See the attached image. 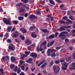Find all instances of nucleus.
Segmentation results:
<instances>
[{
    "mask_svg": "<svg viewBox=\"0 0 75 75\" xmlns=\"http://www.w3.org/2000/svg\"><path fill=\"white\" fill-rule=\"evenodd\" d=\"M10 67L11 69L13 68L14 67V64H11L10 66Z\"/></svg>",
    "mask_w": 75,
    "mask_h": 75,
    "instance_id": "35",
    "label": "nucleus"
},
{
    "mask_svg": "<svg viewBox=\"0 0 75 75\" xmlns=\"http://www.w3.org/2000/svg\"><path fill=\"white\" fill-rule=\"evenodd\" d=\"M19 75H24V73L23 72H21Z\"/></svg>",
    "mask_w": 75,
    "mask_h": 75,
    "instance_id": "61",
    "label": "nucleus"
},
{
    "mask_svg": "<svg viewBox=\"0 0 75 75\" xmlns=\"http://www.w3.org/2000/svg\"><path fill=\"white\" fill-rule=\"evenodd\" d=\"M19 34L18 31H15V33L13 35V36L15 38H16V37H17L18 36Z\"/></svg>",
    "mask_w": 75,
    "mask_h": 75,
    "instance_id": "8",
    "label": "nucleus"
},
{
    "mask_svg": "<svg viewBox=\"0 0 75 75\" xmlns=\"http://www.w3.org/2000/svg\"><path fill=\"white\" fill-rule=\"evenodd\" d=\"M23 4L22 3H20L19 4H17L16 5V7H19L21 6H23Z\"/></svg>",
    "mask_w": 75,
    "mask_h": 75,
    "instance_id": "23",
    "label": "nucleus"
},
{
    "mask_svg": "<svg viewBox=\"0 0 75 75\" xmlns=\"http://www.w3.org/2000/svg\"><path fill=\"white\" fill-rule=\"evenodd\" d=\"M51 57H52L53 56V57H56V55H55V53H54L52 54L51 55Z\"/></svg>",
    "mask_w": 75,
    "mask_h": 75,
    "instance_id": "40",
    "label": "nucleus"
},
{
    "mask_svg": "<svg viewBox=\"0 0 75 75\" xmlns=\"http://www.w3.org/2000/svg\"><path fill=\"white\" fill-rule=\"evenodd\" d=\"M31 35L33 38H36L37 37V35L34 34V33H32L31 34Z\"/></svg>",
    "mask_w": 75,
    "mask_h": 75,
    "instance_id": "24",
    "label": "nucleus"
},
{
    "mask_svg": "<svg viewBox=\"0 0 75 75\" xmlns=\"http://www.w3.org/2000/svg\"><path fill=\"white\" fill-rule=\"evenodd\" d=\"M20 12H21V13H23V12H26V10H25V9L23 8H21L19 10Z\"/></svg>",
    "mask_w": 75,
    "mask_h": 75,
    "instance_id": "16",
    "label": "nucleus"
},
{
    "mask_svg": "<svg viewBox=\"0 0 75 75\" xmlns=\"http://www.w3.org/2000/svg\"><path fill=\"white\" fill-rule=\"evenodd\" d=\"M20 30L21 31V32L22 33H23V34L26 33H27V30H26L24 29V28H21Z\"/></svg>",
    "mask_w": 75,
    "mask_h": 75,
    "instance_id": "10",
    "label": "nucleus"
},
{
    "mask_svg": "<svg viewBox=\"0 0 75 75\" xmlns=\"http://www.w3.org/2000/svg\"><path fill=\"white\" fill-rule=\"evenodd\" d=\"M49 2L50 4H53V5H55V2H54V1H53V0H49Z\"/></svg>",
    "mask_w": 75,
    "mask_h": 75,
    "instance_id": "21",
    "label": "nucleus"
},
{
    "mask_svg": "<svg viewBox=\"0 0 75 75\" xmlns=\"http://www.w3.org/2000/svg\"><path fill=\"white\" fill-rule=\"evenodd\" d=\"M20 37H21L22 40H24V36H20Z\"/></svg>",
    "mask_w": 75,
    "mask_h": 75,
    "instance_id": "46",
    "label": "nucleus"
},
{
    "mask_svg": "<svg viewBox=\"0 0 75 75\" xmlns=\"http://www.w3.org/2000/svg\"><path fill=\"white\" fill-rule=\"evenodd\" d=\"M10 50L13 51L15 50V47L14 46H9L8 47Z\"/></svg>",
    "mask_w": 75,
    "mask_h": 75,
    "instance_id": "9",
    "label": "nucleus"
},
{
    "mask_svg": "<svg viewBox=\"0 0 75 75\" xmlns=\"http://www.w3.org/2000/svg\"><path fill=\"white\" fill-rule=\"evenodd\" d=\"M30 55L33 58H34V57H37V54H36L35 53H32L30 54Z\"/></svg>",
    "mask_w": 75,
    "mask_h": 75,
    "instance_id": "6",
    "label": "nucleus"
},
{
    "mask_svg": "<svg viewBox=\"0 0 75 75\" xmlns=\"http://www.w3.org/2000/svg\"><path fill=\"white\" fill-rule=\"evenodd\" d=\"M36 14L37 15H39V14H41V12L40 11H38L36 13Z\"/></svg>",
    "mask_w": 75,
    "mask_h": 75,
    "instance_id": "43",
    "label": "nucleus"
},
{
    "mask_svg": "<svg viewBox=\"0 0 75 75\" xmlns=\"http://www.w3.org/2000/svg\"><path fill=\"white\" fill-rule=\"evenodd\" d=\"M64 37H62L61 38V40H64V39H65V38H66L67 37V36H64Z\"/></svg>",
    "mask_w": 75,
    "mask_h": 75,
    "instance_id": "53",
    "label": "nucleus"
},
{
    "mask_svg": "<svg viewBox=\"0 0 75 75\" xmlns=\"http://www.w3.org/2000/svg\"><path fill=\"white\" fill-rule=\"evenodd\" d=\"M28 15V13H26L25 14L24 16H25V17H27Z\"/></svg>",
    "mask_w": 75,
    "mask_h": 75,
    "instance_id": "45",
    "label": "nucleus"
},
{
    "mask_svg": "<svg viewBox=\"0 0 75 75\" xmlns=\"http://www.w3.org/2000/svg\"><path fill=\"white\" fill-rule=\"evenodd\" d=\"M8 35V33H6L4 36L5 37H6V38H5V40H7V39Z\"/></svg>",
    "mask_w": 75,
    "mask_h": 75,
    "instance_id": "25",
    "label": "nucleus"
},
{
    "mask_svg": "<svg viewBox=\"0 0 75 75\" xmlns=\"http://www.w3.org/2000/svg\"><path fill=\"white\" fill-rule=\"evenodd\" d=\"M18 68V70L17 71V74H20L21 72V70H20V69L19 68Z\"/></svg>",
    "mask_w": 75,
    "mask_h": 75,
    "instance_id": "37",
    "label": "nucleus"
},
{
    "mask_svg": "<svg viewBox=\"0 0 75 75\" xmlns=\"http://www.w3.org/2000/svg\"><path fill=\"white\" fill-rule=\"evenodd\" d=\"M54 64V61H52L50 62V66H52Z\"/></svg>",
    "mask_w": 75,
    "mask_h": 75,
    "instance_id": "39",
    "label": "nucleus"
},
{
    "mask_svg": "<svg viewBox=\"0 0 75 75\" xmlns=\"http://www.w3.org/2000/svg\"><path fill=\"white\" fill-rule=\"evenodd\" d=\"M24 19V17H18V19L20 21H21V20H23Z\"/></svg>",
    "mask_w": 75,
    "mask_h": 75,
    "instance_id": "27",
    "label": "nucleus"
},
{
    "mask_svg": "<svg viewBox=\"0 0 75 75\" xmlns=\"http://www.w3.org/2000/svg\"><path fill=\"white\" fill-rule=\"evenodd\" d=\"M60 8H63L64 7V5H61L59 6Z\"/></svg>",
    "mask_w": 75,
    "mask_h": 75,
    "instance_id": "63",
    "label": "nucleus"
},
{
    "mask_svg": "<svg viewBox=\"0 0 75 75\" xmlns=\"http://www.w3.org/2000/svg\"><path fill=\"white\" fill-rule=\"evenodd\" d=\"M61 48H62V47H56L57 50H59V49H61Z\"/></svg>",
    "mask_w": 75,
    "mask_h": 75,
    "instance_id": "55",
    "label": "nucleus"
},
{
    "mask_svg": "<svg viewBox=\"0 0 75 75\" xmlns=\"http://www.w3.org/2000/svg\"><path fill=\"white\" fill-rule=\"evenodd\" d=\"M36 28V27L35 26H31L29 29L30 31H33V30L35 29Z\"/></svg>",
    "mask_w": 75,
    "mask_h": 75,
    "instance_id": "15",
    "label": "nucleus"
},
{
    "mask_svg": "<svg viewBox=\"0 0 75 75\" xmlns=\"http://www.w3.org/2000/svg\"><path fill=\"white\" fill-rule=\"evenodd\" d=\"M59 34V33L58 32H56L55 33V37H57V36Z\"/></svg>",
    "mask_w": 75,
    "mask_h": 75,
    "instance_id": "54",
    "label": "nucleus"
},
{
    "mask_svg": "<svg viewBox=\"0 0 75 75\" xmlns=\"http://www.w3.org/2000/svg\"><path fill=\"white\" fill-rule=\"evenodd\" d=\"M47 43V42L46 41H44L43 43H41L42 45H44V46Z\"/></svg>",
    "mask_w": 75,
    "mask_h": 75,
    "instance_id": "29",
    "label": "nucleus"
},
{
    "mask_svg": "<svg viewBox=\"0 0 75 75\" xmlns=\"http://www.w3.org/2000/svg\"><path fill=\"white\" fill-rule=\"evenodd\" d=\"M65 41L66 42H68L69 41V39L68 38H66L65 40Z\"/></svg>",
    "mask_w": 75,
    "mask_h": 75,
    "instance_id": "47",
    "label": "nucleus"
},
{
    "mask_svg": "<svg viewBox=\"0 0 75 75\" xmlns=\"http://www.w3.org/2000/svg\"><path fill=\"white\" fill-rule=\"evenodd\" d=\"M71 57H69L68 58V60H66V61H67V62H68L69 61H70V60H71Z\"/></svg>",
    "mask_w": 75,
    "mask_h": 75,
    "instance_id": "57",
    "label": "nucleus"
},
{
    "mask_svg": "<svg viewBox=\"0 0 75 75\" xmlns=\"http://www.w3.org/2000/svg\"><path fill=\"white\" fill-rule=\"evenodd\" d=\"M0 71L1 74H3L4 73V72H3V69H0Z\"/></svg>",
    "mask_w": 75,
    "mask_h": 75,
    "instance_id": "42",
    "label": "nucleus"
},
{
    "mask_svg": "<svg viewBox=\"0 0 75 75\" xmlns=\"http://www.w3.org/2000/svg\"><path fill=\"white\" fill-rule=\"evenodd\" d=\"M64 28H71V26H65Z\"/></svg>",
    "mask_w": 75,
    "mask_h": 75,
    "instance_id": "44",
    "label": "nucleus"
},
{
    "mask_svg": "<svg viewBox=\"0 0 75 75\" xmlns=\"http://www.w3.org/2000/svg\"><path fill=\"white\" fill-rule=\"evenodd\" d=\"M72 67L71 68H70V70H74L75 69V63H73L71 64Z\"/></svg>",
    "mask_w": 75,
    "mask_h": 75,
    "instance_id": "7",
    "label": "nucleus"
},
{
    "mask_svg": "<svg viewBox=\"0 0 75 75\" xmlns=\"http://www.w3.org/2000/svg\"><path fill=\"white\" fill-rule=\"evenodd\" d=\"M33 61V59L32 58H29L28 60H27L26 62L29 64H31V63L33 62H32Z\"/></svg>",
    "mask_w": 75,
    "mask_h": 75,
    "instance_id": "11",
    "label": "nucleus"
},
{
    "mask_svg": "<svg viewBox=\"0 0 75 75\" xmlns=\"http://www.w3.org/2000/svg\"><path fill=\"white\" fill-rule=\"evenodd\" d=\"M47 17L48 18H51L52 17V15L51 14H49L47 15Z\"/></svg>",
    "mask_w": 75,
    "mask_h": 75,
    "instance_id": "41",
    "label": "nucleus"
},
{
    "mask_svg": "<svg viewBox=\"0 0 75 75\" xmlns=\"http://www.w3.org/2000/svg\"><path fill=\"white\" fill-rule=\"evenodd\" d=\"M73 57L74 59H75V53H74L73 55Z\"/></svg>",
    "mask_w": 75,
    "mask_h": 75,
    "instance_id": "62",
    "label": "nucleus"
},
{
    "mask_svg": "<svg viewBox=\"0 0 75 75\" xmlns=\"http://www.w3.org/2000/svg\"><path fill=\"white\" fill-rule=\"evenodd\" d=\"M62 19L63 20H66V21H67V19H68V17L67 16H65L63 17Z\"/></svg>",
    "mask_w": 75,
    "mask_h": 75,
    "instance_id": "30",
    "label": "nucleus"
},
{
    "mask_svg": "<svg viewBox=\"0 0 75 75\" xmlns=\"http://www.w3.org/2000/svg\"><path fill=\"white\" fill-rule=\"evenodd\" d=\"M25 42L26 44H28L27 45H30L32 43L31 41H29V40L27 39L25 41Z\"/></svg>",
    "mask_w": 75,
    "mask_h": 75,
    "instance_id": "12",
    "label": "nucleus"
},
{
    "mask_svg": "<svg viewBox=\"0 0 75 75\" xmlns=\"http://www.w3.org/2000/svg\"><path fill=\"white\" fill-rule=\"evenodd\" d=\"M66 65H67L68 67V64H67V62H65V63L63 65V66L64 67H65V66H66Z\"/></svg>",
    "mask_w": 75,
    "mask_h": 75,
    "instance_id": "49",
    "label": "nucleus"
},
{
    "mask_svg": "<svg viewBox=\"0 0 75 75\" xmlns=\"http://www.w3.org/2000/svg\"><path fill=\"white\" fill-rule=\"evenodd\" d=\"M23 63H24V61H23L21 60L20 61V64H23Z\"/></svg>",
    "mask_w": 75,
    "mask_h": 75,
    "instance_id": "58",
    "label": "nucleus"
},
{
    "mask_svg": "<svg viewBox=\"0 0 75 75\" xmlns=\"http://www.w3.org/2000/svg\"><path fill=\"white\" fill-rule=\"evenodd\" d=\"M23 56L21 57V59H24V57H27V55H26L25 54H23Z\"/></svg>",
    "mask_w": 75,
    "mask_h": 75,
    "instance_id": "22",
    "label": "nucleus"
},
{
    "mask_svg": "<svg viewBox=\"0 0 75 75\" xmlns=\"http://www.w3.org/2000/svg\"><path fill=\"white\" fill-rule=\"evenodd\" d=\"M7 42H8V43H10L11 42V40L8 39V40H6Z\"/></svg>",
    "mask_w": 75,
    "mask_h": 75,
    "instance_id": "36",
    "label": "nucleus"
},
{
    "mask_svg": "<svg viewBox=\"0 0 75 75\" xmlns=\"http://www.w3.org/2000/svg\"><path fill=\"white\" fill-rule=\"evenodd\" d=\"M27 48L29 51H31V47H30V46L28 47Z\"/></svg>",
    "mask_w": 75,
    "mask_h": 75,
    "instance_id": "52",
    "label": "nucleus"
},
{
    "mask_svg": "<svg viewBox=\"0 0 75 75\" xmlns=\"http://www.w3.org/2000/svg\"><path fill=\"white\" fill-rule=\"evenodd\" d=\"M54 42H55V41L53 40L50 43H48L47 44V47H50V46H52V45L54 44Z\"/></svg>",
    "mask_w": 75,
    "mask_h": 75,
    "instance_id": "5",
    "label": "nucleus"
},
{
    "mask_svg": "<svg viewBox=\"0 0 75 75\" xmlns=\"http://www.w3.org/2000/svg\"><path fill=\"white\" fill-rule=\"evenodd\" d=\"M31 52H25V54L26 55H29Z\"/></svg>",
    "mask_w": 75,
    "mask_h": 75,
    "instance_id": "31",
    "label": "nucleus"
},
{
    "mask_svg": "<svg viewBox=\"0 0 75 75\" xmlns=\"http://www.w3.org/2000/svg\"><path fill=\"white\" fill-rule=\"evenodd\" d=\"M59 62L60 61L59 60H56L55 61V63L56 64H59Z\"/></svg>",
    "mask_w": 75,
    "mask_h": 75,
    "instance_id": "38",
    "label": "nucleus"
},
{
    "mask_svg": "<svg viewBox=\"0 0 75 75\" xmlns=\"http://www.w3.org/2000/svg\"><path fill=\"white\" fill-rule=\"evenodd\" d=\"M37 49L38 50V52H40V47H39V46H38L37 47Z\"/></svg>",
    "mask_w": 75,
    "mask_h": 75,
    "instance_id": "51",
    "label": "nucleus"
},
{
    "mask_svg": "<svg viewBox=\"0 0 75 75\" xmlns=\"http://www.w3.org/2000/svg\"><path fill=\"white\" fill-rule=\"evenodd\" d=\"M67 65L65 66L64 67L62 66V69L63 70H67Z\"/></svg>",
    "mask_w": 75,
    "mask_h": 75,
    "instance_id": "20",
    "label": "nucleus"
},
{
    "mask_svg": "<svg viewBox=\"0 0 75 75\" xmlns=\"http://www.w3.org/2000/svg\"><path fill=\"white\" fill-rule=\"evenodd\" d=\"M69 49L70 50H71V51H72L73 50V47H69Z\"/></svg>",
    "mask_w": 75,
    "mask_h": 75,
    "instance_id": "56",
    "label": "nucleus"
},
{
    "mask_svg": "<svg viewBox=\"0 0 75 75\" xmlns=\"http://www.w3.org/2000/svg\"><path fill=\"white\" fill-rule=\"evenodd\" d=\"M67 22L66 23V24H72V22L71 20L68 19L67 20Z\"/></svg>",
    "mask_w": 75,
    "mask_h": 75,
    "instance_id": "14",
    "label": "nucleus"
},
{
    "mask_svg": "<svg viewBox=\"0 0 75 75\" xmlns=\"http://www.w3.org/2000/svg\"><path fill=\"white\" fill-rule=\"evenodd\" d=\"M59 23L61 24H65V22L63 21H59Z\"/></svg>",
    "mask_w": 75,
    "mask_h": 75,
    "instance_id": "26",
    "label": "nucleus"
},
{
    "mask_svg": "<svg viewBox=\"0 0 75 75\" xmlns=\"http://www.w3.org/2000/svg\"><path fill=\"white\" fill-rule=\"evenodd\" d=\"M48 38H54V35H51L49 36Z\"/></svg>",
    "mask_w": 75,
    "mask_h": 75,
    "instance_id": "28",
    "label": "nucleus"
},
{
    "mask_svg": "<svg viewBox=\"0 0 75 75\" xmlns=\"http://www.w3.org/2000/svg\"><path fill=\"white\" fill-rule=\"evenodd\" d=\"M11 62H14V61H16V58L12 56L11 57Z\"/></svg>",
    "mask_w": 75,
    "mask_h": 75,
    "instance_id": "17",
    "label": "nucleus"
},
{
    "mask_svg": "<svg viewBox=\"0 0 75 75\" xmlns=\"http://www.w3.org/2000/svg\"><path fill=\"white\" fill-rule=\"evenodd\" d=\"M18 23V22L17 21H13V23L14 24H17V23Z\"/></svg>",
    "mask_w": 75,
    "mask_h": 75,
    "instance_id": "32",
    "label": "nucleus"
},
{
    "mask_svg": "<svg viewBox=\"0 0 75 75\" xmlns=\"http://www.w3.org/2000/svg\"><path fill=\"white\" fill-rule=\"evenodd\" d=\"M45 62V60H44L43 61H42L40 63L38 64V67H40L41 65H42V64H44V62Z\"/></svg>",
    "mask_w": 75,
    "mask_h": 75,
    "instance_id": "19",
    "label": "nucleus"
},
{
    "mask_svg": "<svg viewBox=\"0 0 75 75\" xmlns=\"http://www.w3.org/2000/svg\"><path fill=\"white\" fill-rule=\"evenodd\" d=\"M64 30L65 29L63 27H61L60 28V31H64Z\"/></svg>",
    "mask_w": 75,
    "mask_h": 75,
    "instance_id": "33",
    "label": "nucleus"
},
{
    "mask_svg": "<svg viewBox=\"0 0 75 75\" xmlns=\"http://www.w3.org/2000/svg\"><path fill=\"white\" fill-rule=\"evenodd\" d=\"M30 19H37V17L35 15L33 14L31 15L29 17Z\"/></svg>",
    "mask_w": 75,
    "mask_h": 75,
    "instance_id": "4",
    "label": "nucleus"
},
{
    "mask_svg": "<svg viewBox=\"0 0 75 75\" xmlns=\"http://www.w3.org/2000/svg\"><path fill=\"white\" fill-rule=\"evenodd\" d=\"M3 20L4 23L6 24L9 25H11V23L10 22V21H9V19H6V18H3Z\"/></svg>",
    "mask_w": 75,
    "mask_h": 75,
    "instance_id": "2",
    "label": "nucleus"
},
{
    "mask_svg": "<svg viewBox=\"0 0 75 75\" xmlns=\"http://www.w3.org/2000/svg\"><path fill=\"white\" fill-rule=\"evenodd\" d=\"M41 30L43 32V33H49V31L47 29H41Z\"/></svg>",
    "mask_w": 75,
    "mask_h": 75,
    "instance_id": "13",
    "label": "nucleus"
},
{
    "mask_svg": "<svg viewBox=\"0 0 75 75\" xmlns=\"http://www.w3.org/2000/svg\"><path fill=\"white\" fill-rule=\"evenodd\" d=\"M12 28L11 27L8 26L7 29V32H10L11 31Z\"/></svg>",
    "mask_w": 75,
    "mask_h": 75,
    "instance_id": "18",
    "label": "nucleus"
},
{
    "mask_svg": "<svg viewBox=\"0 0 75 75\" xmlns=\"http://www.w3.org/2000/svg\"><path fill=\"white\" fill-rule=\"evenodd\" d=\"M54 49H50V52L52 53V52H53V51H54Z\"/></svg>",
    "mask_w": 75,
    "mask_h": 75,
    "instance_id": "59",
    "label": "nucleus"
},
{
    "mask_svg": "<svg viewBox=\"0 0 75 75\" xmlns=\"http://www.w3.org/2000/svg\"><path fill=\"white\" fill-rule=\"evenodd\" d=\"M60 62H64L65 61V59L61 60L60 61Z\"/></svg>",
    "mask_w": 75,
    "mask_h": 75,
    "instance_id": "64",
    "label": "nucleus"
},
{
    "mask_svg": "<svg viewBox=\"0 0 75 75\" xmlns=\"http://www.w3.org/2000/svg\"><path fill=\"white\" fill-rule=\"evenodd\" d=\"M46 65H47V63H45L41 66V68H44V67Z\"/></svg>",
    "mask_w": 75,
    "mask_h": 75,
    "instance_id": "34",
    "label": "nucleus"
},
{
    "mask_svg": "<svg viewBox=\"0 0 75 75\" xmlns=\"http://www.w3.org/2000/svg\"><path fill=\"white\" fill-rule=\"evenodd\" d=\"M5 57H6V58L8 59V60H9V56H8L6 55L5 56Z\"/></svg>",
    "mask_w": 75,
    "mask_h": 75,
    "instance_id": "60",
    "label": "nucleus"
},
{
    "mask_svg": "<svg viewBox=\"0 0 75 75\" xmlns=\"http://www.w3.org/2000/svg\"><path fill=\"white\" fill-rule=\"evenodd\" d=\"M53 69L54 70V74H58L59 71H60V68L59 66H54L53 67Z\"/></svg>",
    "mask_w": 75,
    "mask_h": 75,
    "instance_id": "1",
    "label": "nucleus"
},
{
    "mask_svg": "<svg viewBox=\"0 0 75 75\" xmlns=\"http://www.w3.org/2000/svg\"><path fill=\"white\" fill-rule=\"evenodd\" d=\"M69 18L70 20H74V18H72V17L71 16L69 17Z\"/></svg>",
    "mask_w": 75,
    "mask_h": 75,
    "instance_id": "50",
    "label": "nucleus"
},
{
    "mask_svg": "<svg viewBox=\"0 0 75 75\" xmlns=\"http://www.w3.org/2000/svg\"><path fill=\"white\" fill-rule=\"evenodd\" d=\"M21 68L22 69V70H23V71H24L25 69L24 67L23 66H21Z\"/></svg>",
    "mask_w": 75,
    "mask_h": 75,
    "instance_id": "48",
    "label": "nucleus"
},
{
    "mask_svg": "<svg viewBox=\"0 0 75 75\" xmlns=\"http://www.w3.org/2000/svg\"><path fill=\"white\" fill-rule=\"evenodd\" d=\"M68 32H63L60 33L59 35V37H65V35L64 34H67Z\"/></svg>",
    "mask_w": 75,
    "mask_h": 75,
    "instance_id": "3",
    "label": "nucleus"
}]
</instances>
